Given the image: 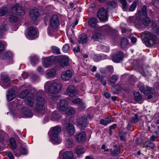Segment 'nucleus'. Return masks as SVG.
Masks as SVG:
<instances>
[{
  "instance_id": "nucleus-1",
  "label": "nucleus",
  "mask_w": 159,
  "mask_h": 159,
  "mask_svg": "<svg viewBox=\"0 0 159 159\" xmlns=\"http://www.w3.org/2000/svg\"><path fill=\"white\" fill-rule=\"evenodd\" d=\"M61 129L58 125L51 128L48 134L51 142L54 144H59L61 142V139L59 137V135L61 132Z\"/></svg>"
},
{
  "instance_id": "nucleus-2",
  "label": "nucleus",
  "mask_w": 159,
  "mask_h": 159,
  "mask_svg": "<svg viewBox=\"0 0 159 159\" xmlns=\"http://www.w3.org/2000/svg\"><path fill=\"white\" fill-rule=\"evenodd\" d=\"M145 34L148 36L149 39L146 37H144L143 40L145 45L148 46H150L155 43L157 37L156 36L152 34L148 31L145 32Z\"/></svg>"
},
{
  "instance_id": "nucleus-3",
  "label": "nucleus",
  "mask_w": 159,
  "mask_h": 159,
  "mask_svg": "<svg viewBox=\"0 0 159 159\" xmlns=\"http://www.w3.org/2000/svg\"><path fill=\"white\" fill-rule=\"evenodd\" d=\"M44 88L45 89H61L62 84L60 83L48 81L45 83Z\"/></svg>"
},
{
  "instance_id": "nucleus-4",
  "label": "nucleus",
  "mask_w": 159,
  "mask_h": 159,
  "mask_svg": "<svg viewBox=\"0 0 159 159\" xmlns=\"http://www.w3.org/2000/svg\"><path fill=\"white\" fill-rule=\"evenodd\" d=\"M57 57L52 56L43 58V65L45 68H48L52 65L57 60Z\"/></svg>"
},
{
  "instance_id": "nucleus-5",
  "label": "nucleus",
  "mask_w": 159,
  "mask_h": 159,
  "mask_svg": "<svg viewBox=\"0 0 159 159\" xmlns=\"http://www.w3.org/2000/svg\"><path fill=\"white\" fill-rule=\"evenodd\" d=\"M1 77V80L0 81V84L4 89H6L11 85L8 76L6 74L2 73Z\"/></svg>"
},
{
  "instance_id": "nucleus-6",
  "label": "nucleus",
  "mask_w": 159,
  "mask_h": 159,
  "mask_svg": "<svg viewBox=\"0 0 159 159\" xmlns=\"http://www.w3.org/2000/svg\"><path fill=\"white\" fill-rule=\"evenodd\" d=\"M97 16L101 21L107 20L108 19L107 11L104 8H101L98 12Z\"/></svg>"
},
{
  "instance_id": "nucleus-7",
  "label": "nucleus",
  "mask_w": 159,
  "mask_h": 159,
  "mask_svg": "<svg viewBox=\"0 0 159 159\" xmlns=\"http://www.w3.org/2000/svg\"><path fill=\"white\" fill-rule=\"evenodd\" d=\"M78 126L81 129H84L89 124L85 116H82L79 118L77 121Z\"/></svg>"
},
{
  "instance_id": "nucleus-8",
  "label": "nucleus",
  "mask_w": 159,
  "mask_h": 159,
  "mask_svg": "<svg viewBox=\"0 0 159 159\" xmlns=\"http://www.w3.org/2000/svg\"><path fill=\"white\" fill-rule=\"evenodd\" d=\"M58 159H75L73 153L71 151H66L59 152V157Z\"/></svg>"
},
{
  "instance_id": "nucleus-9",
  "label": "nucleus",
  "mask_w": 159,
  "mask_h": 159,
  "mask_svg": "<svg viewBox=\"0 0 159 159\" xmlns=\"http://www.w3.org/2000/svg\"><path fill=\"white\" fill-rule=\"evenodd\" d=\"M56 57L57 60H58V64L60 66L64 67L69 65V58L68 57L64 56Z\"/></svg>"
},
{
  "instance_id": "nucleus-10",
  "label": "nucleus",
  "mask_w": 159,
  "mask_h": 159,
  "mask_svg": "<svg viewBox=\"0 0 159 159\" xmlns=\"http://www.w3.org/2000/svg\"><path fill=\"white\" fill-rule=\"evenodd\" d=\"M49 26L53 28H57L59 25V20L57 15L52 16L50 20Z\"/></svg>"
},
{
  "instance_id": "nucleus-11",
  "label": "nucleus",
  "mask_w": 159,
  "mask_h": 159,
  "mask_svg": "<svg viewBox=\"0 0 159 159\" xmlns=\"http://www.w3.org/2000/svg\"><path fill=\"white\" fill-rule=\"evenodd\" d=\"M28 31L27 33L26 37L29 39H34L36 36L37 30L34 27H31L28 29Z\"/></svg>"
},
{
  "instance_id": "nucleus-12",
  "label": "nucleus",
  "mask_w": 159,
  "mask_h": 159,
  "mask_svg": "<svg viewBox=\"0 0 159 159\" xmlns=\"http://www.w3.org/2000/svg\"><path fill=\"white\" fill-rule=\"evenodd\" d=\"M12 11L13 13L17 15H23L25 14L23 8L20 7L18 4H16L12 7Z\"/></svg>"
},
{
  "instance_id": "nucleus-13",
  "label": "nucleus",
  "mask_w": 159,
  "mask_h": 159,
  "mask_svg": "<svg viewBox=\"0 0 159 159\" xmlns=\"http://www.w3.org/2000/svg\"><path fill=\"white\" fill-rule=\"evenodd\" d=\"M123 54L122 52L118 51L113 54L112 60L115 62H120L123 59Z\"/></svg>"
},
{
  "instance_id": "nucleus-14",
  "label": "nucleus",
  "mask_w": 159,
  "mask_h": 159,
  "mask_svg": "<svg viewBox=\"0 0 159 159\" xmlns=\"http://www.w3.org/2000/svg\"><path fill=\"white\" fill-rule=\"evenodd\" d=\"M72 76V71L70 70H67L62 73L61 78L63 80L68 81L71 78Z\"/></svg>"
},
{
  "instance_id": "nucleus-15",
  "label": "nucleus",
  "mask_w": 159,
  "mask_h": 159,
  "mask_svg": "<svg viewBox=\"0 0 159 159\" xmlns=\"http://www.w3.org/2000/svg\"><path fill=\"white\" fill-rule=\"evenodd\" d=\"M86 133L84 131L76 134V140L79 143H83L86 140Z\"/></svg>"
},
{
  "instance_id": "nucleus-16",
  "label": "nucleus",
  "mask_w": 159,
  "mask_h": 159,
  "mask_svg": "<svg viewBox=\"0 0 159 159\" xmlns=\"http://www.w3.org/2000/svg\"><path fill=\"white\" fill-rule=\"evenodd\" d=\"M98 30L105 35L110 34L111 32V29L107 25H105L100 27L98 28Z\"/></svg>"
},
{
  "instance_id": "nucleus-17",
  "label": "nucleus",
  "mask_w": 159,
  "mask_h": 159,
  "mask_svg": "<svg viewBox=\"0 0 159 159\" xmlns=\"http://www.w3.org/2000/svg\"><path fill=\"white\" fill-rule=\"evenodd\" d=\"M66 130L68 134L70 135H73L75 133L74 126L71 123H67Z\"/></svg>"
},
{
  "instance_id": "nucleus-18",
  "label": "nucleus",
  "mask_w": 159,
  "mask_h": 159,
  "mask_svg": "<svg viewBox=\"0 0 159 159\" xmlns=\"http://www.w3.org/2000/svg\"><path fill=\"white\" fill-rule=\"evenodd\" d=\"M39 15V13L37 9H34L30 10V16L33 20H36Z\"/></svg>"
},
{
  "instance_id": "nucleus-19",
  "label": "nucleus",
  "mask_w": 159,
  "mask_h": 159,
  "mask_svg": "<svg viewBox=\"0 0 159 159\" xmlns=\"http://www.w3.org/2000/svg\"><path fill=\"white\" fill-rule=\"evenodd\" d=\"M92 58L95 61H98L101 60H103L107 58L106 55L102 54H93L91 55Z\"/></svg>"
},
{
  "instance_id": "nucleus-20",
  "label": "nucleus",
  "mask_w": 159,
  "mask_h": 159,
  "mask_svg": "<svg viewBox=\"0 0 159 159\" xmlns=\"http://www.w3.org/2000/svg\"><path fill=\"white\" fill-rule=\"evenodd\" d=\"M7 99L8 101H11L16 97L14 90H8L6 95Z\"/></svg>"
},
{
  "instance_id": "nucleus-21",
  "label": "nucleus",
  "mask_w": 159,
  "mask_h": 159,
  "mask_svg": "<svg viewBox=\"0 0 159 159\" xmlns=\"http://www.w3.org/2000/svg\"><path fill=\"white\" fill-rule=\"evenodd\" d=\"M44 104H36L34 107V110L37 113H42L45 109Z\"/></svg>"
},
{
  "instance_id": "nucleus-22",
  "label": "nucleus",
  "mask_w": 159,
  "mask_h": 159,
  "mask_svg": "<svg viewBox=\"0 0 159 159\" xmlns=\"http://www.w3.org/2000/svg\"><path fill=\"white\" fill-rule=\"evenodd\" d=\"M104 38V36L100 33H93L91 39L94 41H100Z\"/></svg>"
},
{
  "instance_id": "nucleus-23",
  "label": "nucleus",
  "mask_w": 159,
  "mask_h": 159,
  "mask_svg": "<svg viewBox=\"0 0 159 159\" xmlns=\"http://www.w3.org/2000/svg\"><path fill=\"white\" fill-rule=\"evenodd\" d=\"M100 70L101 73L106 74L109 72L111 73L113 72L114 70L112 66H108L105 68H101Z\"/></svg>"
},
{
  "instance_id": "nucleus-24",
  "label": "nucleus",
  "mask_w": 159,
  "mask_h": 159,
  "mask_svg": "<svg viewBox=\"0 0 159 159\" xmlns=\"http://www.w3.org/2000/svg\"><path fill=\"white\" fill-rule=\"evenodd\" d=\"M67 101L66 100H61L60 105L59 107L60 110L61 111H64L67 109Z\"/></svg>"
},
{
  "instance_id": "nucleus-25",
  "label": "nucleus",
  "mask_w": 159,
  "mask_h": 159,
  "mask_svg": "<svg viewBox=\"0 0 159 159\" xmlns=\"http://www.w3.org/2000/svg\"><path fill=\"white\" fill-rule=\"evenodd\" d=\"M22 111L24 115L27 117H32L33 116V113L30 109L27 107H25L23 108Z\"/></svg>"
},
{
  "instance_id": "nucleus-26",
  "label": "nucleus",
  "mask_w": 159,
  "mask_h": 159,
  "mask_svg": "<svg viewBox=\"0 0 159 159\" xmlns=\"http://www.w3.org/2000/svg\"><path fill=\"white\" fill-rule=\"evenodd\" d=\"M34 99L32 97L28 96L25 100V103L31 107H33L34 103Z\"/></svg>"
},
{
  "instance_id": "nucleus-27",
  "label": "nucleus",
  "mask_w": 159,
  "mask_h": 159,
  "mask_svg": "<svg viewBox=\"0 0 159 159\" xmlns=\"http://www.w3.org/2000/svg\"><path fill=\"white\" fill-rule=\"evenodd\" d=\"M78 40L79 43H86L87 42V36L85 34L83 33L80 35Z\"/></svg>"
},
{
  "instance_id": "nucleus-28",
  "label": "nucleus",
  "mask_w": 159,
  "mask_h": 159,
  "mask_svg": "<svg viewBox=\"0 0 159 159\" xmlns=\"http://www.w3.org/2000/svg\"><path fill=\"white\" fill-rule=\"evenodd\" d=\"M141 92L146 96H148V98L150 99L152 97V95L155 93V90H141Z\"/></svg>"
},
{
  "instance_id": "nucleus-29",
  "label": "nucleus",
  "mask_w": 159,
  "mask_h": 159,
  "mask_svg": "<svg viewBox=\"0 0 159 159\" xmlns=\"http://www.w3.org/2000/svg\"><path fill=\"white\" fill-rule=\"evenodd\" d=\"M61 117V116L59 114L57 111H54L52 113L51 119L52 120L58 121L60 120Z\"/></svg>"
},
{
  "instance_id": "nucleus-30",
  "label": "nucleus",
  "mask_w": 159,
  "mask_h": 159,
  "mask_svg": "<svg viewBox=\"0 0 159 159\" xmlns=\"http://www.w3.org/2000/svg\"><path fill=\"white\" fill-rule=\"evenodd\" d=\"M98 21L97 19L94 18H92L89 20V25L93 28H97L98 27Z\"/></svg>"
},
{
  "instance_id": "nucleus-31",
  "label": "nucleus",
  "mask_w": 159,
  "mask_h": 159,
  "mask_svg": "<svg viewBox=\"0 0 159 159\" xmlns=\"http://www.w3.org/2000/svg\"><path fill=\"white\" fill-rule=\"evenodd\" d=\"M115 148L114 150L112 149H111L110 150V152L111 153L112 156L114 157H116L118 156L120 152V147L116 145L114 146Z\"/></svg>"
},
{
  "instance_id": "nucleus-32",
  "label": "nucleus",
  "mask_w": 159,
  "mask_h": 159,
  "mask_svg": "<svg viewBox=\"0 0 159 159\" xmlns=\"http://www.w3.org/2000/svg\"><path fill=\"white\" fill-rule=\"evenodd\" d=\"M8 26L7 24H4L0 26V38L2 37L4 31L7 30Z\"/></svg>"
},
{
  "instance_id": "nucleus-33",
  "label": "nucleus",
  "mask_w": 159,
  "mask_h": 159,
  "mask_svg": "<svg viewBox=\"0 0 159 159\" xmlns=\"http://www.w3.org/2000/svg\"><path fill=\"white\" fill-rule=\"evenodd\" d=\"M65 144L66 146L68 148H70L72 146L73 144V140L70 137H68L65 141Z\"/></svg>"
},
{
  "instance_id": "nucleus-34",
  "label": "nucleus",
  "mask_w": 159,
  "mask_h": 159,
  "mask_svg": "<svg viewBox=\"0 0 159 159\" xmlns=\"http://www.w3.org/2000/svg\"><path fill=\"white\" fill-rule=\"evenodd\" d=\"M95 76L98 80L100 81L101 83L104 85H105L107 84V82L104 80V77L100 75L99 73H97L95 75Z\"/></svg>"
},
{
  "instance_id": "nucleus-35",
  "label": "nucleus",
  "mask_w": 159,
  "mask_h": 159,
  "mask_svg": "<svg viewBox=\"0 0 159 159\" xmlns=\"http://www.w3.org/2000/svg\"><path fill=\"white\" fill-rule=\"evenodd\" d=\"M155 147V144L154 143L150 141H147L144 143L143 147L149 148V149H153Z\"/></svg>"
},
{
  "instance_id": "nucleus-36",
  "label": "nucleus",
  "mask_w": 159,
  "mask_h": 159,
  "mask_svg": "<svg viewBox=\"0 0 159 159\" xmlns=\"http://www.w3.org/2000/svg\"><path fill=\"white\" fill-rule=\"evenodd\" d=\"M8 19L10 22L14 23L18 20V17L12 14L9 13L8 14Z\"/></svg>"
},
{
  "instance_id": "nucleus-37",
  "label": "nucleus",
  "mask_w": 159,
  "mask_h": 159,
  "mask_svg": "<svg viewBox=\"0 0 159 159\" xmlns=\"http://www.w3.org/2000/svg\"><path fill=\"white\" fill-rule=\"evenodd\" d=\"M75 151L78 156H80V155L84 154L85 152L84 149L81 146H77L75 149Z\"/></svg>"
},
{
  "instance_id": "nucleus-38",
  "label": "nucleus",
  "mask_w": 159,
  "mask_h": 159,
  "mask_svg": "<svg viewBox=\"0 0 159 159\" xmlns=\"http://www.w3.org/2000/svg\"><path fill=\"white\" fill-rule=\"evenodd\" d=\"M107 5L108 8H115L117 6L116 2L114 0L109 1L107 3Z\"/></svg>"
},
{
  "instance_id": "nucleus-39",
  "label": "nucleus",
  "mask_w": 159,
  "mask_h": 159,
  "mask_svg": "<svg viewBox=\"0 0 159 159\" xmlns=\"http://www.w3.org/2000/svg\"><path fill=\"white\" fill-rule=\"evenodd\" d=\"M34 88L29 83H26L19 87V89H33Z\"/></svg>"
},
{
  "instance_id": "nucleus-40",
  "label": "nucleus",
  "mask_w": 159,
  "mask_h": 159,
  "mask_svg": "<svg viewBox=\"0 0 159 159\" xmlns=\"http://www.w3.org/2000/svg\"><path fill=\"white\" fill-rule=\"evenodd\" d=\"M9 142L10 147L11 149L12 150L15 149L17 147V145L14 139L13 138L10 139Z\"/></svg>"
},
{
  "instance_id": "nucleus-41",
  "label": "nucleus",
  "mask_w": 159,
  "mask_h": 159,
  "mask_svg": "<svg viewBox=\"0 0 159 159\" xmlns=\"http://www.w3.org/2000/svg\"><path fill=\"white\" fill-rule=\"evenodd\" d=\"M7 55H9V57H12L13 56L11 52H7L2 54L0 56V58L2 60L6 59L7 58Z\"/></svg>"
},
{
  "instance_id": "nucleus-42",
  "label": "nucleus",
  "mask_w": 159,
  "mask_h": 159,
  "mask_svg": "<svg viewBox=\"0 0 159 159\" xmlns=\"http://www.w3.org/2000/svg\"><path fill=\"white\" fill-rule=\"evenodd\" d=\"M142 13L143 15L145 16H147V7L145 5H144L142 11H138V14L139 16L141 15V14Z\"/></svg>"
},
{
  "instance_id": "nucleus-43",
  "label": "nucleus",
  "mask_w": 159,
  "mask_h": 159,
  "mask_svg": "<svg viewBox=\"0 0 159 159\" xmlns=\"http://www.w3.org/2000/svg\"><path fill=\"white\" fill-rule=\"evenodd\" d=\"M134 95L135 100L137 101H139L142 100V97L140 93L138 92H134Z\"/></svg>"
},
{
  "instance_id": "nucleus-44",
  "label": "nucleus",
  "mask_w": 159,
  "mask_h": 159,
  "mask_svg": "<svg viewBox=\"0 0 159 159\" xmlns=\"http://www.w3.org/2000/svg\"><path fill=\"white\" fill-rule=\"evenodd\" d=\"M31 63L33 65H34L39 62V58L36 56H32L30 57Z\"/></svg>"
},
{
  "instance_id": "nucleus-45",
  "label": "nucleus",
  "mask_w": 159,
  "mask_h": 159,
  "mask_svg": "<svg viewBox=\"0 0 159 159\" xmlns=\"http://www.w3.org/2000/svg\"><path fill=\"white\" fill-rule=\"evenodd\" d=\"M36 104H44L45 100L44 98L41 96H38L36 99Z\"/></svg>"
},
{
  "instance_id": "nucleus-46",
  "label": "nucleus",
  "mask_w": 159,
  "mask_h": 159,
  "mask_svg": "<svg viewBox=\"0 0 159 159\" xmlns=\"http://www.w3.org/2000/svg\"><path fill=\"white\" fill-rule=\"evenodd\" d=\"M128 44V40L125 38H122L121 39V46L123 48H125Z\"/></svg>"
},
{
  "instance_id": "nucleus-47",
  "label": "nucleus",
  "mask_w": 159,
  "mask_h": 159,
  "mask_svg": "<svg viewBox=\"0 0 159 159\" xmlns=\"http://www.w3.org/2000/svg\"><path fill=\"white\" fill-rule=\"evenodd\" d=\"M30 93L29 90H23L20 94L19 97L23 99L29 94Z\"/></svg>"
},
{
  "instance_id": "nucleus-48",
  "label": "nucleus",
  "mask_w": 159,
  "mask_h": 159,
  "mask_svg": "<svg viewBox=\"0 0 159 159\" xmlns=\"http://www.w3.org/2000/svg\"><path fill=\"white\" fill-rule=\"evenodd\" d=\"M6 133L2 130H0V142H2L6 141Z\"/></svg>"
},
{
  "instance_id": "nucleus-49",
  "label": "nucleus",
  "mask_w": 159,
  "mask_h": 159,
  "mask_svg": "<svg viewBox=\"0 0 159 159\" xmlns=\"http://www.w3.org/2000/svg\"><path fill=\"white\" fill-rule=\"evenodd\" d=\"M67 94L71 97L76 96L77 93L76 90H66Z\"/></svg>"
},
{
  "instance_id": "nucleus-50",
  "label": "nucleus",
  "mask_w": 159,
  "mask_h": 159,
  "mask_svg": "<svg viewBox=\"0 0 159 159\" xmlns=\"http://www.w3.org/2000/svg\"><path fill=\"white\" fill-rule=\"evenodd\" d=\"M7 8L4 7L0 8V16H2L6 14L7 12Z\"/></svg>"
},
{
  "instance_id": "nucleus-51",
  "label": "nucleus",
  "mask_w": 159,
  "mask_h": 159,
  "mask_svg": "<svg viewBox=\"0 0 159 159\" xmlns=\"http://www.w3.org/2000/svg\"><path fill=\"white\" fill-rule=\"evenodd\" d=\"M127 133L126 132L121 131L118 134L120 140L123 141L125 140V136Z\"/></svg>"
},
{
  "instance_id": "nucleus-52",
  "label": "nucleus",
  "mask_w": 159,
  "mask_h": 159,
  "mask_svg": "<svg viewBox=\"0 0 159 159\" xmlns=\"http://www.w3.org/2000/svg\"><path fill=\"white\" fill-rule=\"evenodd\" d=\"M56 73V71L54 69L51 70L47 73V75L49 78H52L54 77Z\"/></svg>"
},
{
  "instance_id": "nucleus-53",
  "label": "nucleus",
  "mask_w": 159,
  "mask_h": 159,
  "mask_svg": "<svg viewBox=\"0 0 159 159\" xmlns=\"http://www.w3.org/2000/svg\"><path fill=\"white\" fill-rule=\"evenodd\" d=\"M52 53L56 54H60V50L59 48L55 46H52L51 48Z\"/></svg>"
},
{
  "instance_id": "nucleus-54",
  "label": "nucleus",
  "mask_w": 159,
  "mask_h": 159,
  "mask_svg": "<svg viewBox=\"0 0 159 159\" xmlns=\"http://www.w3.org/2000/svg\"><path fill=\"white\" fill-rule=\"evenodd\" d=\"M138 86L139 89H150L148 87L145 85L143 83H139L138 84Z\"/></svg>"
},
{
  "instance_id": "nucleus-55",
  "label": "nucleus",
  "mask_w": 159,
  "mask_h": 159,
  "mask_svg": "<svg viewBox=\"0 0 159 159\" xmlns=\"http://www.w3.org/2000/svg\"><path fill=\"white\" fill-rule=\"evenodd\" d=\"M118 78V76L116 75H113L110 78V81L111 83L112 84L115 83Z\"/></svg>"
},
{
  "instance_id": "nucleus-56",
  "label": "nucleus",
  "mask_w": 159,
  "mask_h": 159,
  "mask_svg": "<svg viewBox=\"0 0 159 159\" xmlns=\"http://www.w3.org/2000/svg\"><path fill=\"white\" fill-rule=\"evenodd\" d=\"M86 107L85 103L82 101L78 105V109L79 110L81 111L84 110Z\"/></svg>"
},
{
  "instance_id": "nucleus-57",
  "label": "nucleus",
  "mask_w": 159,
  "mask_h": 159,
  "mask_svg": "<svg viewBox=\"0 0 159 159\" xmlns=\"http://www.w3.org/2000/svg\"><path fill=\"white\" fill-rule=\"evenodd\" d=\"M120 2L122 4V8L123 11H126L127 10L126 6L127 3L126 0H119Z\"/></svg>"
},
{
  "instance_id": "nucleus-58",
  "label": "nucleus",
  "mask_w": 159,
  "mask_h": 159,
  "mask_svg": "<svg viewBox=\"0 0 159 159\" xmlns=\"http://www.w3.org/2000/svg\"><path fill=\"white\" fill-rule=\"evenodd\" d=\"M151 21L148 17H147L143 19V23L145 26H148L150 23Z\"/></svg>"
},
{
  "instance_id": "nucleus-59",
  "label": "nucleus",
  "mask_w": 159,
  "mask_h": 159,
  "mask_svg": "<svg viewBox=\"0 0 159 159\" xmlns=\"http://www.w3.org/2000/svg\"><path fill=\"white\" fill-rule=\"evenodd\" d=\"M60 90H48L49 92L51 95V98L53 97H56L54 94H57L59 93Z\"/></svg>"
},
{
  "instance_id": "nucleus-60",
  "label": "nucleus",
  "mask_w": 159,
  "mask_h": 159,
  "mask_svg": "<svg viewBox=\"0 0 159 159\" xmlns=\"http://www.w3.org/2000/svg\"><path fill=\"white\" fill-rule=\"evenodd\" d=\"M67 114L69 115L74 114L75 113V110L72 107H70L67 109Z\"/></svg>"
},
{
  "instance_id": "nucleus-61",
  "label": "nucleus",
  "mask_w": 159,
  "mask_h": 159,
  "mask_svg": "<svg viewBox=\"0 0 159 159\" xmlns=\"http://www.w3.org/2000/svg\"><path fill=\"white\" fill-rule=\"evenodd\" d=\"M152 26L153 30L156 32V34L159 35V28L157 26L155 23H153L152 24Z\"/></svg>"
},
{
  "instance_id": "nucleus-62",
  "label": "nucleus",
  "mask_w": 159,
  "mask_h": 159,
  "mask_svg": "<svg viewBox=\"0 0 159 159\" xmlns=\"http://www.w3.org/2000/svg\"><path fill=\"white\" fill-rule=\"evenodd\" d=\"M71 101L74 104L79 105L82 102V100L80 98H77L72 99Z\"/></svg>"
},
{
  "instance_id": "nucleus-63",
  "label": "nucleus",
  "mask_w": 159,
  "mask_h": 159,
  "mask_svg": "<svg viewBox=\"0 0 159 159\" xmlns=\"http://www.w3.org/2000/svg\"><path fill=\"white\" fill-rule=\"evenodd\" d=\"M56 29V28H53L49 26L48 28V34L50 36L52 35L54 32V30Z\"/></svg>"
},
{
  "instance_id": "nucleus-64",
  "label": "nucleus",
  "mask_w": 159,
  "mask_h": 159,
  "mask_svg": "<svg viewBox=\"0 0 159 159\" xmlns=\"http://www.w3.org/2000/svg\"><path fill=\"white\" fill-rule=\"evenodd\" d=\"M137 5V2H134L130 7V11H133L136 8Z\"/></svg>"
}]
</instances>
